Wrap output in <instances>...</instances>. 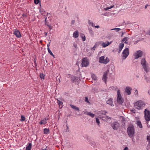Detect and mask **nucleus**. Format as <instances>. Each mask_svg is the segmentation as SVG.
<instances>
[{
    "label": "nucleus",
    "instance_id": "obj_1",
    "mask_svg": "<svg viewBox=\"0 0 150 150\" xmlns=\"http://www.w3.org/2000/svg\"><path fill=\"white\" fill-rule=\"evenodd\" d=\"M141 64L144 71L146 73H148L149 71L150 68L148 64L147 63L145 58H143L142 59Z\"/></svg>",
    "mask_w": 150,
    "mask_h": 150
},
{
    "label": "nucleus",
    "instance_id": "obj_2",
    "mask_svg": "<svg viewBox=\"0 0 150 150\" xmlns=\"http://www.w3.org/2000/svg\"><path fill=\"white\" fill-rule=\"evenodd\" d=\"M127 131L128 134L130 137L132 138L134 136L135 133V130L133 126H129L127 128Z\"/></svg>",
    "mask_w": 150,
    "mask_h": 150
},
{
    "label": "nucleus",
    "instance_id": "obj_3",
    "mask_svg": "<svg viewBox=\"0 0 150 150\" xmlns=\"http://www.w3.org/2000/svg\"><path fill=\"white\" fill-rule=\"evenodd\" d=\"M117 102L119 104L123 105L124 100L121 96L120 91L119 89L117 90Z\"/></svg>",
    "mask_w": 150,
    "mask_h": 150
},
{
    "label": "nucleus",
    "instance_id": "obj_4",
    "mask_svg": "<svg viewBox=\"0 0 150 150\" xmlns=\"http://www.w3.org/2000/svg\"><path fill=\"white\" fill-rule=\"evenodd\" d=\"M135 107L138 109H140L145 105L144 102L142 100H139L134 104Z\"/></svg>",
    "mask_w": 150,
    "mask_h": 150
},
{
    "label": "nucleus",
    "instance_id": "obj_5",
    "mask_svg": "<svg viewBox=\"0 0 150 150\" xmlns=\"http://www.w3.org/2000/svg\"><path fill=\"white\" fill-rule=\"evenodd\" d=\"M129 54V49L128 48H126L122 53V60L125 59L128 57Z\"/></svg>",
    "mask_w": 150,
    "mask_h": 150
},
{
    "label": "nucleus",
    "instance_id": "obj_6",
    "mask_svg": "<svg viewBox=\"0 0 150 150\" xmlns=\"http://www.w3.org/2000/svg\"><path fill=\"white\" fill-rule=\"evenodd\" d=\"M109 62V59L106 57L105 58L104 56H101L100 57L99 62L101 63L106 64Z\"/></svg>",
    "mask_w": 150,
    "mask_h": 150
},
{
    "label": "nucleus",
    "instance_id": "obj_7",
    "mask_svg": "<svg viewBox=\"0 0 150 150\" xmlns=\"http://www.w3.org/2000/svg\"><path fill=\"white\" fill-rule=\"evenodd\" d=\"M81 64L82 67H86L89 64V61L87 58H83Z\"/></svg>",
    "mask_w": 150,
    "mask_h": 150
},
{
    "label": "nucleus",
    "instance_id": "obj_8",
    "mask_svg": "<svg viewBox=\"0 0 150 150\" xmlns=\"http://www.w3.org/2000/svg\"><path fill=\"white\" fill-rule=\"evenodd\" d=\"M143 54V52L142 51L139 50L137 51L134 54L135 59H137L139 58L142 57Z\"/></svg>",
    "mask_w": 150,
    "mask_h": 150
},
{
    "label": "nucleus",
    "instance_id": "obj_9",
    "mask_svg": "<svg viewBox=\"0 0 150 150\" xmlns=\"http://www.w3.org/2000/svg\"><path fill=\"white\" fill-rule=\"evenodd\" d=\"M145 118L147 121H149L150 120V113L149 111L146 109L144 111Z\"/></svg>",
    "mask_w": 150,
    "mask_h": 150
},
{
    "label": "nucleus",
    "instance_id": "obj_10",
    "mask_svg": "<svg viewBox=\"0 0 150 150\" xmlns=\"http://www.w3.org/2000/svg\"><path fill=\"white\" fill-rule=\"evenodd\" d=\"M99 117L104 121L106 122H109L111 120V118L107 116L106 115H99Z\"/></svg>",
    "mask_w": 150,
    "mask_h": 150
},
{
    "label": "nucleus",
    "instance_id": "obj_11",
    "mask_svg": "<svg viewBox=\"0 0 150 150\" xmlns=\"http://www.w3.org/2000/svg\"><path fill=\"white\" fill-rule=\"evenodd\" d=\"M111 126L114 130H117L119 126V124L117 122H114L111 124Z\"/></svg>",
    "mask_w": 150,
    "mask_h": 150
},
{
    "label": "nucleus",
    "instance_id": "obj_12",
    "mask_svg": "<svg viewBox=\"0 0 150 150\" xmlns=\"http://www.w3.org/2000/svg\"><path fill=\"white\" fill-rule=\"evenodd\" d=\"M13 33L18 38H20L21 37V33L19 31V30H14L13 32Z\"/></svg>",
    "mask_w": 150,
    "mask_h": 150
},
{
    "label": "nucleus",
    "instance_id": "obj_13",
    "mask_svg": "<svg viewBox=\"0 0 150 150\" xmlns=\"http://www.w3.org/2000/svg\"><path fill=\"white\" fill-rule=\"evenodd\" d=\"M132 90V88L129 86H127L125 88V91L127 94L128 95H129L131 93V91Z\"/></svg>",
    "mask_w": 150,
    "mask_h": 150
},
{
    "label": "nucleus",
    "instance_id": "obj_14",
    "mask_svg": "<svg viewBox=\"0 0 150 150\" xmlns=\"http://www.w3.org/2000/svg\"><path fill=\"white\" fill-rule=\"evenodd\" d=\"M106 103L107 104H109L111 106H114L113 103V102L112 101V99L110 98L106 102Z\"/></svg>",
    "mask_w": 150,
    "mask_h": 150
},
{
    "label": "nucleus",
    "instance_id": "obj_15",
    "mask_svg": "<svg viewBox=\"0 0 150 150\" xmlns=\"http://www.w3.org/2000/svg\"><path fill=\"white\" fill-rule=\"evenodd\" d=\"M108 71H107L106 72H105L104 74L103 77V80L105 81V83H106L107 81V76L108 75Z\"/></svg>",
    "mask_w": 150,
    "mask_h": 150
},
{
    "label": "nucleus",
    "instance_id": "obj_16",
    "mask_svg": "<svg viewBox=\"0 0 150 150\" xmlns=\"http://www.w3.org/2000/svg\"><path fill=\"white\" fill-rule=\"evenodd\" d=\"M112 43V42H109L108 41H107L105 43V42H103L102 43L101 45L102 46L104 47H106L107 46L109 45L110 44H111Z\"/></svg>",
    "mask_w": 150,
    "mask_h": 150
},
{
    "label": "nucleus",
    "instance_id": "obj_17",
    "mask_svg": "<svg viewBox=\"0 0 150 150\" xmlns=\"http://www.w3.org/2000/svg\"><path fill=\"white\" fill-rule=\"evenodd\" d=\"M84 114L90 116L92 117H93L94 116V114L91 113V112H88L87 111L85 112Z\"/></svg>",
    "mask_w": 150,
    "mask_h": 150
},
{
    "label": "nucleus",
    "instance_id": "obj_18",
    "mask_svg": "<svg viewBox=\"0 0 150 150\" xmlns=\"http://www.w3.org/2000/svg\"><path fill=\"white\" fill-rule=\"evenodd\" d=\"M79 36V33L78 30L74 32L73 33V36L74 38H77Z\"/></svg>",
    "mask_w": 150,
    "mask_h": 150
},
{
    "label": "nucleus",
    "instance_id": "obj_19",
    "mask_svg": "<svg viewBox=\"0 0 150 150\" xmlns=\"http://www.w3.org/2000/svg\"><path fill=\"white\" fill-rule=\"evenodd\" d=\"M32 146V144L31 143L28 144V146L26 148V150H31Z\"/></svg>",
    "mask_w": 150,
    "mask_h": 150
},
{
    "label": "nucleus",
    "instance_id": "obj_20",
    "mask_svg": "<svg viewBox=\"0 0 150 150\" xmlns=\"http://www.w3.org/2000/svg\"><path fill=\"white\" fill-rule=\"evenodd\" d=\"M70 106L71 107V108H72L73 109H74L75 110H76L78 111H79V108L74 105H70Z\"/></svg>",
    "mask_w": 150,
    "mask_h": 150
},
{
    "label": "nucleus",
    "instance_id": "obj_21",
    "mask_svg": "<svg viewBox=\"0 0 150 150\" xmlns=\"http://www.w3.org/2000/svg\"><path fill=\"white\" fill-rule=\"evenodd\" d=\"M44 132L45 134H47L49 133V130L47 128H45L44 129Z\"/></svg>",
    "mask_w": 150,
    "mask_h": 150
},
{
    "label": "nucleus",
    "instance_id": "obj_22",
    "mask_svg": "<svg viewBox=\"0 0 150 150\" xmlns=\"http://www.w3.org/2000/svg\"><path fill=\"white\" fill-rule=\"evenodd\" d=\"M107 113V112L105 110H102L101 111L100 115H106L105 114Z\"/></svg>",
    "mask_w": 150,
    "mask_h": 150
},
{
    "label": "nucleus",
    "instance_id": "obj_23",
    "mask_svg": "<svg viewBox=\"0 0 150 150\" xmlns=\"http://www.w3.org/2000/svg\"><path fill=\"white\" fill-rule=\"evenodd\" d=\"M47 123V122L45 121L44 119L41 120L40 122H39V123L42 125V124L45 125Z\"/></svg>",
    "mask_w": 150,
    "mask_h": 150
},
{
    "label": "nucleus",
    "instance_id": "obj_24",
    "mask_svg": "<svg viewBox=\"0 0 150 150\" xmlns=\"http://www.w3.org/2000/svg\"><path fill=\"white\" fill-rule=\"evenodd\" d=\"M114 6V5H111L109 7H107L106 8H104V10L105 11H107L110 9H111Z\"/></svg>",
    "mask_w": 150,
    "mask_h": 150
},
{
    "label": "nucleus",
    "instance_id": "obj_25",
    "mask_svg": "<svg viewBox=\"0 0 150 150\" xmlns=\"http://www.w3.org/2000/svg\"><path fill=\"white\" fill-rule=\"evenodd\" d=\"M127 40L128 38L127 37H125L122 40V41L124 42L125 43H127Z\"/></svg>",
    "mask_w": 150,
    "mask_h": 150
},
{
    "label": "nucleus",
    "instance_id": "obj_26",
    "mask_svg": "<svg viewBox=\"0 0 150 150\" xmlns=\"http://www.w3.org/2000/svg\"><path fill=\"white\" fill-rule=\"evenodd\" d=\"M5 40L7 42H8L9 41V37L8 35H7L5 36Z\"/></svg>",
    "mask_w": 150,
    "mask_h": 150
},
{
    "label": "nucleus",
    "instance_id": "obj_27",
    "mask_svg": "<svg viewBox=\"0 0 150 150\" xmlns=\"http://www.w3.org/2000/svg\"><path fill=\"white\" fill-rule=\"evenodd\" d=\"M25 120V117L23 115H21V118L20 120L21 122L24 121Z\"/></svg>",
    "mask_w": 150,
    "mask_h": 150
},
{
    "label": "nucleus",
    "instance_id": "obj_28",
    "mask_svg": "<svg viewBox=\"0 0 150 150\" xmlns=\"http://www.w3.org/2000/svg\"><path fill=\"white\" fill-rule=\"evenodd\" d=\"M137 125L140 128L142 127V125L140 121H138L137 122Z\"/></svg>",
    "mask_w": 150,
    "mask_h": 150
},
{
    "label": "nucleus",
    "instance_id": "obj_29",
    "mask_svg": "<svg viewBox=\"0 0 150 150\" xmlns=\"http://www.w3.org/2000/svg\"><path fill=\"white\" fill-rule=\"evenodd\" d=\"M48 51V52L50 53V54L53 57H54V55L53 54L52 52H51V50H50L49 48H47Z\"/></svg>",
    "mask_w": 150,
    "mask_h": 150
},
{
    "label": "nucleus",
    "instance_id": "obj_30",
    "mask_svg": "<svg viewBox=\"0 0 150 150\" xmlns=\"http://www.w3.org/2000/svg\"><path fill=\"white\" fill-rule=\"evenodd\" d=\"M91 77H92V79L94 80H96L97 79V77H96V75L95 74L92 75V76H91Z\"/></svg>",
    "mask_w": 150,
    "mask_h": 150
},
{
    "label": "nucleus",
    "instance_id": "obj_31",
    "mask_svg": "<svg viewBox=\"0 0 150 150\" xmlns=\"http://www.w3.org/2000/svg\"><path fill=\"white\" fill-rule=\"evenodd\" d=\"M121 29L120 28H115L113 29H111V30H115L116 31V32H118L120 30H121Z\"/></svg>",
    "mask_w": 150,
    "mask_h": 150
},
{
    "label": "nucleus",
    "instance_id": "obj_32",
    "mask_svg": "<svg viewBox=\"0 0 150 150\" xmlns=\"http://www.w3.org/2000/svg\"><path fill=\"white\" fill-rule=\"evenodd\" d=\"M124 44L123 43H120L119 45V47L122 49L124 47Z\"/></svg>",
    "mask_w": 150,
    "mask_h": 150
},
{
    "label": "nucleus",
    "instance_id": "obj_33",
    "mask_svg": "<svg viewBox=\"0 0 150 150\" xmlns=\"http://www.w3.org/2000/svg\"><path fill=\"white\" fill-rule=\"evenodd\" d=\"M96 123H97L98 125L99 126H100V122L99 119H98V118H96Z\"/></svg>",
    "mask_w": 150,
    "mask_h": 150
},
{
    "label": "nucleus",
    "instance_id": "obj_34",
    "mask_svg": "<svg viewBox=\"0 0 150 150\" xmlns=\"http://www.w3.org/2000/svg\"><path fill=\"white\" fill-rule=\"evenodd\" d=\"M88 30L90 34L92 35L93 34V31L91 28H88Z\"/></svg>",
    "mask_w": 150,
    "mask_h": 150
},
{
    "label": "nucleus",
    "instance_id": "obj_35",
    "mask_svg": "<svg viewBox=\"0 0 150 150\" xmlns=\"http://www.w3.org/2000/svg\"><path fill=\"white\" fill-rule=\"evenodd\" d=\"M40 77L41 79H44L45 75L42 73L40 75Z\"/></svg>",
    "mask_w": 150,
    "mask_h": 150
},
{
    "label": "nucleus",
    "instance_id": "obj_36",
    "mask_svg": "<svg viewBox=\"0 0 150 150\" xmlns=\"http://www.w3.org/2000/svg\"><path fill=\"white\" fill-rule=\"evenodd\" d=\"M146 139L147 141L149 143H150V135L147 136Z\"/></svg>",
    "mask_w": 150,
    "mask_h": 150
},
{
    "label": "nucleus",
    "instance_id": "obj_37",
    "mask_svg": "<svg viewBox=\"0 0 150 150\" xmlns=\"http://www.w3.org/2000/svg\"><path fill=\"white\" fill-rule=\"evenodd\" d=\"M40 1L39 0H34V2L35 4H38L40 2Z\"/></svg>",
    "mask_w": 150,
    "mask_h": 150
},
{
    "label": "nucleus",
    "instance_id": "obj_38",
    "mask_svg": "<svg viewBox=\"0 0 150 150\" xmlns=\"http://www.w3.org/2000/svg\"><path fill=\"white\" fill-rule=\"evenodd\" d=\"M81 38H82V40L83 41H84L85 40H86V37H85V36L84 35H83L81 36Z\"/></svg>",
    "mask_w": 150,
    "mask_h": 150
},
{
    "label": "nucleus",
    "instance_id": "obj_39",
    "mask_svg": "<svg viewBox=\"0 0 150 150\" xmlns=\"http://www.w3.org/2000/svg\"><path fill=\"white\" fill-rule=\"evenodd\" d=\"M85 101L87 103H90V102L88 100V98L87 97H85Z\"/></svg>",
    "mask_w": 150,
    "mask_h": 150
},
{
    "label": "nucleus",
    "instance_id": "obj_40",
    "mask_svg": "<svg viewBox=\"0 0 150 150\" xmlns=\"http://www.w3.org/2000/svg\"><path fill=\"white\" fill-rule=\"evenodd\" d=\"M90 144L92 146L94 147L96 145L95 143L94 142H91Z\"/></svg>",
    "mask_w": 150,
    "mask_h": 150
},
{
    "label": "nucleus",
    "instance_id": "obj_41",
    "mask_svg": "<svg viewBox=\"0 0 150 150\" xmlns=\"http://www.w3.org/2000/svg\"><path fill=\"white\" fill-rule=\"evenodd\" d=\"M57 103L59 105H62L63 104V103L59 100H57Z\"/></svg>",
    "mask_w": 150,
    "mask_h": 150
},
{
    "label": "nucleus",
    "instance_id": "obj_42",
    "mask_svg": "<svg viewBox=\"0 0 150 150\" xmlns=\"http://www.w3.org/2000/svg\"><path fill=\"white\" fill-rule=\"evenodd\" d=\"M88 24L89 25H91L92 27H94L93 23V22H91L90 20L88 21Z\"/></svg>",
    "mask_w": 150,
    "mask_h": 150
},
{
    "label": "nucleus",
    "instance_id": "obj_43",
    "mask_svg": "<svg viewBox=\"0 0 150 150\" xmlns=\"http://www.w3.org/2000/svg\"><path fill=\"white\" fill-rule=\"evenodd\" d=\"M73 46L75 48H76V49H77V44H76V43H75V42H74L73 44Z\"/></svg>",
    "mask_w": 150,
    "mask_h": 150
},
{
    "label": "nucleus",
    "instance_id": "obj_44",
    "mask_svg": "<svg viewBox=\"0 0 150 150\" xmlns=\"http://www.w3.org/2000/svg\"><path fill=\"white\" fill-rule=\"evenodd\" d=\"M67 129L66 131V132H70L69 130V128L68 126L67 125Z\"/></svg>",
    "mask_w": 150,
    "mask_h": 150
},
{
    "label": "nucleus",
    "instance_id": "obj_45",
    "mask_svg": "<svg viewBox=\"0 0 150 150\" xmlns=\"http://www.w3.org/2000/svg\"><path fill=\"white\" fill-rule=\"evenodd\" d=\"M96 47V44H95V45L93 47L91 48V50H94Z\"/></svg>",
    "mask_w": 150,
    "mask_h": 150
},
{
    "label": "nucleus",
    "instance_id": "obj_46",
    "mask_svg": "<svg viewBox=\"0 0 150 150\" xmlns=\"http://www.w3.org/2000/svg\"><path fill=\"white\" fill-rule=\"evenodd\" d=\"M46 25H47V26H48L50 28V30H51L52 29V26L50 25H47L46 24Z\"/></svg>",
    "mask_w": 150,
    "mask_h": 150
},
{
    "label": "nucleus",
    "instance_id": "obj_47",
    "mask_svg": "<svg viewBox=\"0 0 150 150\" xmlns=\"http://www.w3.org/2000/svg\"><path fill=\"white\" fill-rule=\"evenodd\" d=\"M139 41L140 40H139L135 41L134 42V44L135 45L137 44Z\"/></svg>",
    "mask_w": 150,
    "mask_h": 150
},
{
    "label": "nucleus",
    "instance_id": "obj_48",
    "mask_svg": "<svg viewBox=\"0 0 150 150\" xmlns=\"http://www.w3.org/2000/svg\"><path fill=\"white\" fill-rule=\"evenodd\" d=\"M122 50V48H120L119 47V51H118V53H120V52L121 51V50Z\"/></svg>",
    "mask_w": 150,
    "mask_h": 150
},
{
    "label": "nucleus",
    "instance_id": "obj_49",
    "mask_svg": "<svg viewBox=\"0 0 150 150\" xmlns=\"http://www.w3.org/2000/svg\"><path fill=\"white\" fill-rule=\"evenodd\" d=\"M75 23V21L74 20H72L71 21V24L72 25H73Z\"/></svg>",
    "mask_w": 150,
    "mask_h": 150
},
{
    "label": "nucleus",
    "instance_id": "obj_50",
    "mask_svg": "<svg viewBox=\"0 0 150 150\" xmlns=\"http://www.w3.org/2000/svg\"><path fill=\"white\" fill-rule=\"evenodd\" d=\"M114 88V87L113 86H111L109 88V90L113 89Z\"/></svg>",
    "mask_w": 150,
    "mask_h": 150
},
{
    "label": "nucleus",
    "instance_id": "obj_51",
    "mask_svg": "<svg viewBox=\"0 0 150 150\" xmlns=\"http://www.w3.org/2000/svg\"><path fill=\"white\" fill-rule=\"evenodd\" d=\"M135 93L136 95H137L138 93V91L137 89L135 90Z\"/></svg>",
    "mask_w": 150,
    "mask_h": 150
},
{
    "label": "nucleus",
    "instance_id": "obj_52",
    "mask_svg": "<svg viewBox=\"0 0 150 150\" xmlns=\"http://www.w3.org/2000/svg\"><path fill=\"white\" fill-rule=\"evenodd\" d=\"M94 27H95V28H100V27L99 25H96V26H94Z\"/></svg>",
    "mask_w": 150,
    "mask_h": 150
},
{
    "label": "nucleus",
    "instance_id": "obj_53",
    "mask_svg": "<svg viewBox=\"0 0 150 150\" xmlns=\"http://www.w3.org/2000/svg\"><path fill=\"white\" fill-rule=\"evenodd\" d=\"M128 150V148L127 147V146H126L125 148L123 150Z\"/></svg>",
    "mask_w": 150,
    "mask_h": 150
},
{
    "label": "nucleus",
    "instance_id": "obj_54",
    "mask_svg": "<svg viewBox=\"0 0 150 150\" xmlns=\"http://www.w3.org/2000/svg\"><path fill=\"white\" fill-rule=\"evenodd\" d=\"M48 118L47 117H45L44 119V120L45 121H47V120H48Z\"/></svg>",
    "mask_w": 150,
    "mask_h": 150
},
{
    "label": "nucleus",
    "instance_id": "obj_55",
    "mask_svg": "<svg viewBox=\"0 0 150 150\" xmlns=\"http://www.w3.org/2000/svg\"><path fill=\"white\" fill-rule=\"evenodd\" d=\"M131 111L133 113H135V112H134V109H132V110H131Z\"/></svg>",
    "mask_w": 150,
    "mask_h": 150
},
{
    "label": "nucleus",
    "instance_id": "obj_56",
    "mask_svg": "<svg viewBox=\"0 0 150 150\" xmlns=\"http://www.w3.org/2000/svg\"><path fill=\"white\" fill-rule=\"evenodd\" d=\"M50 44L49 43V44H47V48H49V46H50Z\"/></svg>",
    "mask_w": 150,
    "mask_h": 150
},
{
    "label": "nucleus",
    "instance_id": "obj_57",
    "mask_svg": "<svg viewBox=\"0 0 150 150\" xmlns=\"http://www.w3.org/2000/svg\"><path fill=\"white\" fill-rule=\"evenodd\" d=\"M148 6V4H146L145 6V9H146L147 8V6Z\"/></svg>",
    "mask_w": 150,
    "mask_h": 150
},
{
    "label": "nucleus",
    "instance_id": "obj_58",
    "mask_svg": "<svg viewBox=\"0 0 150 150\" xmlns=\"http://www.w3.org/2000/svg\"><path fill=\"white\" fill-rule=\"evenodd\" d=\"M144 39V38H140V39L139 40H140H140H143Z\"/></svg>",
    "mask_w": 150,
    "mask_h": 150
},
{
    "label": "nucleus",
    "instance_id": "obj_59",
    "mask_svg": "<svg viewBox=\"0 0 150 150\" xmlns=\"http://www.w3.org/2000/svg\"><path fill=\"white\" fill-rule=\"evenodd\" d=\"M42 150H47L46 148L44 149H42Z\"/></svg>",
    "mask_w": 150,
    "mask_h": 150
},
{
    "label": "nucleus",
    "instance_id": "obj_60",
    "mask_svg": "<svg viewBox=\"0 0 150 150\" xmlns=\"http://www.w3.org/2000/svg\"><path fill=\"white\" fill-rule=\"evenodd\" d=\"M45 35L46 36L47 35V33H46L45 32Z\"/></svg>",
    "mask_w": 150,
    "mask_h": 150
},
{
    "label": "nucleus",
    "instance_id": "obj_61",
    "mask_svg": "<svg viewBox=\"0 0 150 150\" xmlns=\"http://www.w3.org/2000/svg\"><path fill=\"white\" fill-rule=\"evenodd\" d=\"M148 93L150 94V91H148Z\"/></svg>",
    "mask_w": 150,
    "mask_h": 150
},
{
    "label": "nucleus",
    "instance_id": "obj_62",
    "mask_svg": "<svg viewBox=\"0 0 150 150\" xmlns=\"http://www.w3.org/2000/svg\"><path fill=\"white\" fill-rule=\"evenodd\" d=\"M149 34L150 35V30L149 32Z\"/></svg>",
    "mask_w": 150,
    "mask_h": 150
},
{
    "label": "nucleus",
    "instance_id": "obj_63",
    "mask_svg": "<svg viewBox=\"0 0 150 150\" xmlns=\"http://www.w3.org/2000/svg\"><path fill=\"white\" fill-rule=\"evenodd\" d=\"M47 19V18H45V21H46Z\"/></svg>",
    "mask_w": 150,
    "mask_h": 150
},
{
    "label": "nucleus",
    "instance_id": "obj_64",
    "mask_svg": "<svg viewBox=\"0 0 150 150\" xmlns=\"http://www.w3.org/2000/svg\"><path fill=\"white\" fill-rule=\"evenodd\" d=\"M123 35V33H122V36H122V35Z\"/></svg>",
    "mask_w": 150,
    "mask_h": 150
}]
</instances>
